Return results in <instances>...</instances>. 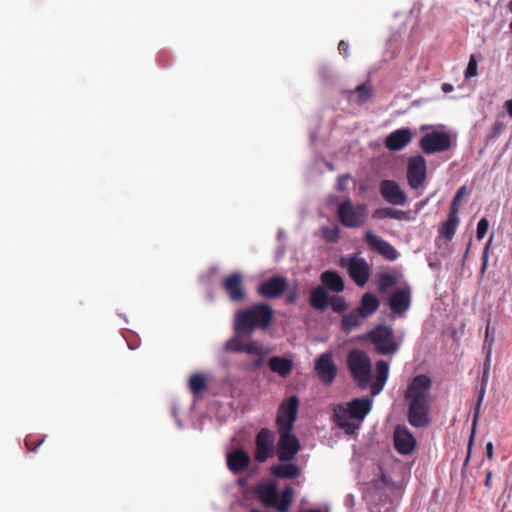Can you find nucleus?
I'll return each instance as SVG.
<instances>
[{
  "mask_svg": "<svg viewBox=\"0 0 512 512\" xmlns=\"http://www.w3.org/2000/svg\"><path fill=\"white\" fill-rule=\"evenodd\" d=\"M347 369L357 386L361 389L371 387V395L376 396L383 390L388 376L389 364L384 360L376 362V377L371 383L372 362L368 354L360 349H353L347 355Z\"/></svg>",
  "mask_w": 512,
  "mask_h": 512,
  "instance_id": "f257e3e1",
  "label": "nucleus"
},
{
  "mask_svg": "<svg viewBox=\"0 0 512 512\" xmlns=\"http://www.w3.org/2000/svg\"><path fill=\"white\" fill-rule=\"evenodd\" d=\"M432 380L425 374H419L409 382L404 394L407 403V420L415 428H423L430 423Z\"/></svg>",
  "mask_w": 512,
  "mask_h": 512,
  "instance_id": "f03ea898",
  "label": "nucleus"
},
{
  "mask_svg": "<svg viewBox=\"0 0 512 512\" xmlns=\"http://www.w3.org/2000/svg\"><path fill=\"white\" fill-rule=\"evenodd\" d=\"M273 318L274 311L269 304L264 302L254 304L234 314V332L238 336H250L257 329H268Z\"/></svg>",
  "mask_w": 512,
  "mask_h": 512,
  "instance_id": "7ed1b4c3",
  "label": "nucleus"
},
{
  "mask_svg": "<svg viewBox=\"0 0 512 512\" xmlns=\"http://www.w3.org/2000/svg\"><path fill=\"white\" fill-rule=\"evenodd\" d=\"M372 400L368 397L356 398L348 402L345 406L338 405L334 409L335 422L338 427L345 430L347 434H353L358 428L353 420L363 421L366 415L371 411Z\"/></svg>",
  "mask_w": 512,
  "mask_h": 512,
  "instance_id": "20e7f679",
  "label": "nucleus"
},
{
  "mask_svg": "<svg viewBox=\"0 0 512 512\" xmlns=\"http://www.w3.org/2000/svg\"><path fill=\"white\" fill-rule=\"evenodd\" d=\"M256 494L266 507L276 508L278 512H288L294 498V490L291 486H286L279 496L275 483L259 485L256 488Z\"/></svg>",
  "mask_w": 512,
  "mask_h": 512,
  "instance_id": "39448f33",
  "label": "nucleus"
},
{
  "mask_svg": "<svg viewBox=\"0 0 512 512\" xmlns=\"http://www.w3.org/2000/svg\"><path fill=\"white\" fill-rule=\"evenodd\" d=\"M368 206L362 203H353L350 199L338 205L337 215L340 223L347 228H358L368 218Z\"/></svg>",
  "mask_w": 512,
  "mask_h": 512,
  "instance_id": "423d86ee",
  "label": "nucleus"
},
{
  "mask_svg": "<svg viewBox=\"0 0 512 512\" xmlns=\"http://www.w3.org/2000/svg\"><path fill=\"white\" fill-rule=\"evenodd\" d=\"M368 339L374 345L375 351L380 355H392L399 350L394 330L387 325H377L368 333Z\"/></svg>",
  "mask_w": 512,
  "mask_h": 512,
  "instance_id": "0eeeda50",
  "label": "nucleus"
},
{
  "mask_svg": "<svg viewBox=\"0 0 512 512\" xmlns=\"http://www.w3.org/2000/svg\"><path fill=\"white\" fill-rule=\"evenodd\" d=\"M298 406L299 399L295 395L280 404L276 417L278 431H292L297 419Z\"/></svg>",
  "mask_w": 512,
  "mask_h": 512,
  "instance_id": "6e6552de",
  "label": "nucleus"
},
{
  "mask_svg": "<svg viewBox=\"0 0 512 512\" xmlns=\"http://www.w3.org/2000/svg\"><path fill=\"white\" fill-rule=\"evenodd\" d=\"M275 436L268 428H262L255 438L254 459L263 463L274 455Z\"/></svg>",
  "mask_w": 512,
  "mask_h": 512,
  "instance_id": "1a4fd4ad",
  "label": "nucleus"
},
{
  "mask_svg": "<svg viewBox=\"0 0 512 512\" xmlns=\"http://www.w3.org/2000/svg\"><path fill=\"white\" fill-rule=\"evenodd\" d=\"M277 457L280 462H291L299 452L301 446L298 438L292 431H278Z\"/></svg>",
  "mask_w": 512,
  "mask_h": 512,
  "instance_id": "9d476101",
  "label": "nucleus"
},
{
  "mask_svg": "<svg viewBox=\"0 0 512 512\" xmlns=\"http://www.w3.org/2000/svg\"><path fill=\"white\" fill-rule=\"evenodd\" d=\"M427 177V163L423 156L411 157L407 167V181L409 186L418 190L425 184Z\"/></svg>",
  "mask_w": 512,
  "mask_h": 512,
  "instance_id": "9b49d317",
  "label": "nucleus"
},
{
  "mask_svg": "<svg viewBox=\"0 0 512 512\" xmlns=\"http://www.w3.org/2000/svg\"><path fill=\"white\" fill-rule=\"evenodd\" d=\"M345 261H347L346 267L349 277L357 286H365L370 277V266L367 261L364 258L357 256L350 257L349 259H342L343 264Z\"/></svg>",
  "mask_w": 512,
  "mask_h": 512,
  "instance_id": "f8f14e48",
  "label": "nucleus"
},
{
  "mask_svg": "<svg viewBox=\"0 0 512 512\" xmlns=\"http://www.w3.org/2000/svg\"><path fill=\"white\" fill-rule=\"evenodd\" d=\"M288 280L284 276H272L261 282L257 287V294L263 298H280L288 289Z\"/></svg>",
  "mask_w": 512,
  "mask_h": 512,
  "instance_id": "ddd939ff",
  "label": "nucleus"
},
{
  "mask_svg": "<svg viewBox=\"0 0 512 512\" xmlns=\"http://www.w3.org/2000/svg\"><path fill=\"white\" fill-rule=\"evenodd\" d=\"M451 139L445 132H431L425 134L421 141L420 147L426 154H433L436 152H443L450 148Z\"/></svg>",
  "mask_w": 512,
  "mask_h": 512,
  "instance_id": "4468645a",
  "label": "nucleus"
},
{
  "mask_svg": "<svg viewBox=\"0 0 512 512\" xmlns=\"http://www.w3.org/2000/svg\"><path fill=\"white\" fill-rule=\"evenodd\" d=\"M337 371L330 352L323 353L316 359L315 372L322 383L331 385L337 376Z\"/></svg>",
  "mask_w": 512,
  "mask_h": 512,
  "instance_id": "2eb2a0df",
  "label": "nucleus"
},
{
  "mask_svg": "<svg viewBox=\"0 0 512 512\" xmlns=\"http://www.w3.org/2000/svg\"><path fill=\"white\" fill-rule=\"evenodd\" d=\"M489 371H490V363H489V359H487L485 362V365H484L483 375H482V379H481V385L478 390V396H477V401H476L475 411H474V416H473V422H472V434H471V437L469 440L467 457L465 459L464 465H466L470 459L471 448H472V444L474 441V435H475V428H476V424H477V421L480 416V408H481V405H482V402H483V399H484V396L486 393V387H487V383H488V379H489Z\"/></svg>",
  "mask_w": 512,
  "mask_h": 512,
  "instance_id": "dca6fc26",
  "label": "nucleus"
},
{
  "mask_svg": "<svg viewBox=\"0 0 512 512\" xmlns=\"http://www.w3.org/2000/svg\"><path fill=\"white\" fill-rule=\"evenodd\" d=\"M222 288L233 302H241L246 296L243 276L239 272L227 275L222 281Z\"/></svg>",
  "mask_w": 512,
  "mask_h": 512,
  "instance_id": "f3484780",
  "label": "nucleus"
},
{
  "mask_svg": "<svg viewBox=\"0 0 512 512\" xmlns=\"http://www.w3.org/2000/svg\"><path fill=\"white\" fill-rule=\"evenodd\" d=\"M394 448L401 455H409L416 448L417 441L406 426H397L393 434Z\"/></svg>",
  "mask_w": 512,
  "mask_h": 512,
  "instance_id": "a211bd4d",
  "label": "nucleus"
},
{
  "mask_svg": "<svg viewBox=\"0 0 512 512\" xmlns=\"http://www.w3.org/2000/svg\"><path fill=\"white\" fill-rule=\"evenodd\" d=\"M364 241L371 250L378 252L387 260L395 261L398 258V252L394 246L373 232L367 231L364 236Z\"/></svg>",
  "mask_w": 512,
  "mask_h": 512,
  "instance_id": "6ab92c4d",
  "label": "nucleus"
},
{
  "mask_svg": "<svg viewBox=\"0 0 512 512\" xmlns=\"http://www.w3.org/2000/svg\"><path fill=\"white\" fill-rule=\"evenodd\" d=\"M388 305L393 314L403 317L411 306L410 288H401L392 293L388 300Z\"/></svg>",
  "mask_w": 512,
  "mask_h": 512,
  "instance_id": "aec40b11",
  "label": "nucleus"
},
{
  "mask_svg": "<svg viewBox=\"0 0 512 512\" xmlns=\"http://www.w3.org/2000/svg\"><path fill=\"white\" fill-rule=\"evenodd\" d=\"M380 194L385 201L392 205H404L407 202L406 194L393 180L381 181Z\"/></svg>",
  "mask_w": 512,
  "mask_h": 512,
  "instance_id": "412c9836",
  "label": "nucleus"
},
{
  "mask_svg": "<svg viewBox=\"0 0 512 512\" xmlns=\"http://www.w3.org/2000/svg\"><path fill=\"white\" fill-rule=\"evenodd\" d=\"M239 337L240 336L235 335L230 338L225 343V350L232 353H247L254 357L265 352L264 348L259 345L258 342L249 341L247 343H243Z\"/></svg>",
  "mask_w": 512,
  "mask_h": 512,
  "instance_id": "4be33fe9",
  "label": "nucleus"
},
{
  "mask_svg": "<svg viewBox=\"0 0 512 512\" xmlns=\"http://www.w3.org/2000/svg\"><path fill=\"white\" fill-rule=\"evenodd\" d=\"M412 136L409 128L397 129L386 137L385 146L390 151H399L411 142Z\"/></svg>",
  "mask_w": 512,
  "mask_h": 512,
  "instance_id": "5701e85b",
  "label": "nucleus"
},
{
  "mask_svg": "<svg viewBox=\"0 0 512 512\" xmlns=\"http://www.w3.org/2000/svg\"><path fill=\"white\" fill-rule=\"evenodd\" d=\"M250 465V457L242 448H237L227 455V466L233 473L245 471Z\"/></svg>",
  "mask_w": 512,
  "mask_h": 512,
  "instance_id": "b1692460",
  "label": "nucleus"
},
{
  "mask_svg": "<svg viewBox=\"0 0 512 512\" xmlns=\"http://www.w3.org/2000/svg\"><path fill=\"white\" fill-rule=\"evenodd\" d=\"M270 473L278 479H295L300 475V468L290 462H280L270 467Z\"/></svg>",
  "mask_w": 512,
  "mask_h": 512,
  "instance_id": "393cba45",
  "label": "nucleus"
},
{
  "mask_svg": "<svg viewBox=\"0 0 512 512\" xmlns=\"http://www.w3.org/2000/svg\"><path fill=\"white\" fill-rule=\"evenodd\" d=\"M268 366L273 373L283 378L289 376L293 370L292 360L281 356L271 357L268 360Z\"/></svg>",
  "mask_w": 512,
  "mask_h": 512,
  "instance_id": "a878e982",
  "label": "nucleus"
},
{
  "mask_svg": "<svg viewBox=\"0 0 512 512\" xmlns=\"http://www.w3.org/2000/svg\"><path fill=\"white\" fill-rule=\"evenodd\" d=\"M379 306V299L374 294L367 292L361 297L360 304L356 309L366 319L373 315Z\"/></svg>",
  "mask_w": 512,
  "mask_h": 512,
  "instance_id": "bb28decb",
  "label": "nucleus"
},
{
  "mask_svg": "<svg viewBox=\"0 0 512 512\" xmlns=\"http://www.w3.org/2000/svg\"><path fill=\"white\" fill-rule=\"evenodd\" d=\"M373 95L372 86L369 83H363L348 91L349 102L357 105L365 104Z\"/></svg>",
  "mask_w": 512,
  "mask_h": 512,
  "instance_id": "cd10ccee",
  "label": "nucleus"
},
{
  "mask_svg": "<svg viewBox=\"0 0 512 512\" xmlns=\"http://www.w3.org/2000/svg\"><path fill=\"white\" fill-rule=\"evenodd\" d=\"M320 278L324 286L333 292L340 293L345 288L342 277L336 271H324Z\"/></svg>",
  "mask_w": 512,
  "mask_h": 512,
  "instance_id": "c85d7f7f",
  "label": "nucleus"
},
{
  "mask_svg": "<svg viewBox=\"0 0 512 512\" xmlns=\"http://www.w3.org/2000/svg\"><path fill=\"white\" fill-rule=\"evenodd\" d=\"M330 297L323 286H318L310 293V305L316 310L323 311L327 308Z\"/></svg>",
  "mask_w": 512,
  "mask_h": 512,
  "instance_id": "c756f323",
  "label": "nucleus"
},
{
  "mask_svg": "<svg viewBox=\"0 0 512 512\" xmlns=\"http://www.w3.org/2000/svg\"><path fill=\"white\" fill-rule=\"evenodd\" d=\"M399 274L395 269H387L378 276L377 287L382 294L386 293L390 288L398 282Z\"/></svg>",
  "mask_w": 512,
  "mask_h": 512,
  "instance_id": "7c9ffc66",
  "label": "nucleus"
},
{
  "mask_svg": "<svg viewBox=\"0 0 512 512\" xmlns=\"http://www.w3.org/2000/svg\"><path fill=\"white\" fill-rule=\"evenodd\" d=\"M459 222L460 218L458 213L449 211L447 220L439 228L440 235L447 241H451L456 233Z\"/></svg>",
  "mask_w": 512,
  "mask_h": 512,
  "instance_id": "2f4dec72",
  "label": "nucleus"
},
{
  "mask_svg": "<svg viewBox=\"0 0 512 512\" xmlns=\"http://www.w3.org/2000/svg\"><path fill=\"white\" fill-rule=\"evenodd\" d=\"M363 319L365 318L357 311V309H354L342 317L341 330L344 333L349 334L361 324Z\"/></svg>",
  "mask_w": 512,
  "mask_h": 512,
  "instance_id": "473e14b6",
  "label": "nucleus"
},
{
  "mask_svg": "<svg viewBox=\"0 0 512 512\" xmlns=\"http://www.w3.org/2000/svg\"><path fill=\"white\" fill-rule=\"evenodd\" d=\"M377 218H392L396 220H408L409 212L397 210L391 207L377 209L374 213Z\"/></svg>",
  "mask_w": 512,
  "mask_h": 512,
  "instance_id": "72a5a7b5",
  "label": "nucleus"
},
{
  "mask_svg": "<svg viewBox=\"0 0 512 512\" xmlns=\"http://www.w3.org/2000/svg\"><path fill=\"white\" fill-rule=\"evenodd\" d=\"M190 391L194 396L200 395L207 388V380L200 373H194L190 376L188 381Z\"/></svg>",
  "mask_w": 512,
  "mask_h": 512,
  "instance_id": "f704fd0d",
  "label": "nucleus"
},
{
  "mask_svg": "<svg viewBox=\"0 0 512 512\" xmlns=\"http://www.w3.org/2000/svg\"><path fill=\"white\" fill-rule=\"evenodd\" d=\"M329 304L334 313H343L347 310L348 305L342 296L333 295L330 297Z\"/></svg>",
  "mask_w": 512,
  "mask_h": 512,
  "instance_id": "c9c22d12",
  "label": "nucleus"
},
{
  "mask_svg": "<svg viewBox=\"0 0 512 512\" xmlns=\"http://www.w3.org/2000/svg\"><path fill=\"white\" fill-rule=\"evenodd\" d=\"M467 194V188L465 185L461 186L456 194L454 195L452 202L450 204L449 211L454 213H459V205L463 197Z\"/></svg>",
  "mask_w": 512,
  "mask_h": 512,
  "instance_id": "e433bc0d",
  "label": "nucleus"
},
{
  "mask_svg": "<svg viewBox=\"0 0 512 512\" xmlns=\"http://www.w3.org/2000/svg\"><path fill=\"white\" fill-rule=\"evenodd\" d=\"M340 230L338 227L323 228V238L329 243H335L339 239Z\"/></svg>",
  "mask_w": 512,
  "mask_h": 512,
  "instance_id": "4c0bfd02",
  "label": "nucleus"
},
{
  "mask_svg": "<svg viewBox=\"0 0 512 512\" xmlns=\"http://www.w3.org/2000/svg\"><path fill=\"white\" fill-rule=\"evenodd\" d=\"M45 438L44 437H37L33 435H28L25 438V446L30 451H35L43 442Z\"/></svg>",
  "mask_w": 512,
  "mask_h": 512,
  "instance_id": "58836bf2",
  "label": "nucleus"
},
{
  "mask_svg": "<svg viewBox=\"0 0 512 512\" xmlns=\"http://www.w3.org/2000/svg\"><path fill=\"white\" fill-rule=\"evenodd\" d=\"M489 229V221L487 218H482L477 224L476 237L478 240H482Z\"/></svg>",
  "mask_w": 512,
  "mask_h": 512,
  "instance_id": "ea45409f",
  "label": "nucleus"
},
{
  "mask_svg": "<svg viewBox=\"0 0 512 512\" xmlns=\"http://www.w3.org/2000/svg\"><path fill=\"white\" fill-rule=\"evenodd\" d=\"M477 75V61L474 55L470 56L467 68L465 70V78L469 79Z\"/></svg>",
  "mask_w": 512,
  "mask_h": 512,
  "instance_id": "a19ab883",
  "label": "nucleus"
},
{
  "mask_svg": "<svg viewBox=\"0 0 512 512\" xmlns=\"http://www.w3.org/2000/svg\"><path fill=\"white\" fill-rule=\"evenodd\" d=\"M265 355L266 352H263L262 354L255 356L253 361L249 364V368L253 371L258 370L263 364Z\"/></svg>",
  "mask_w": 512,
  "mask_h": 512,
  "instance_id": "79ce46f5",
  "label": "nucleus"
},
{
  "mask_svg": "<svg viewBox=\"0 0 512 512\" xmlns=\"http://www.w3.org/2000/svg\"><path fill=\"white\" fill-rule=\"evenodd\" d=\"M350 179L349 175H340L337 179V189L339 191H345L347 188V183Z\"/></svg>",
  "mask_w": 512,
  "mask_h": 512,
  "instance_id": "37998d69",
  "label": "nucleus"
},
{
  "mask_svg": "<svg viewBox=\"0 0 512 512\" xmlns=\"http://www.w3.org/2000/svg\"><path fill=\"white\" fill-rule=\"evenodd\" d=\"M504 129L505 125L502 121H495L492 127V137H498L503 132Z\"/></svg>",
  "mask_w": 512,
  "mask_h": 512,
  "instance_id": "c03bdc74",
  "label": "nucleus"
},
{
  "mask_svg": "<svg viewBox=\"0 0 512 512\" xmlns=\"http://www.w3.org/2000/svg\"><path fill=\"white\" fill-rule=\"evenodd\" d=\"M338 50H339V53L344 55V56H348L349 55V44L348 42L344 41V40H341L338 44Z\"/></svg>",
  "mask_w": 512,
  "mask_h": 512,
  "instance_id": "a18cd8bd",
  "label": "nucleus"
},
{
  "mask_svg": "<svg viewBox=\"0 0 512 512\" xmlns=\"http://www.w3.org/2000/svg\"><path fill=\"white\" fill-rule=\"evenodd\" d=\"M491 241H492V237L489 239V241H488V243H487V245H486V247L484 249L482 271L485 270L486 265H487V260H488L487 252H488V248H489V245H490Z\"/></svg>",
  "mask_w": 512,
  "mask_h": 512,
  "instance_id": "49530a36",
  "label": "nucleus"
},
{
  "mask_svg": "<svg viewBox=\"0 0 512 512\" xmlns=\"http://www.w3.org/2000/svg\"><path fill=\"white\" fill-rule=\"evenodd\" d=\"M493 443L490 441L486 444V457L491 460L493 459V454H494V450H493Z\"/></svg>",
  "mask_w": 512,
  "mask_h": 512,
  "instance_id": "de8ad7c7",
  "label": "nucleus"
},
{
  "mask_svg": "<svg viewBox=\"0 0 512 512\" xmlns=\"http://www.w3.org/2000/svg\"><path fill=\"white\" fill-rule=\"evenodd\" d=\"M297 299V293H296V290H293L291 292L288 293V295L286 296V303L287 304H293Z\"/></svg>",
  "mask_w": 512,
  "mask_h": 512,
  "instance_id": "09e8293b",
  "label": "nucleus"
},
{
  "mask_svg": "<svg viewBox=\"0 0 512 512\" xmlns=\"http://www.w3.org/2000/svg\"><path fill=\"white\" fill-rule=\"evenodd\" d=\"M508 115L512 118V99L507 100L504 104Z\"/></svg>",
  "mask_w": 512,
  "mask_h": 512,
  "instance_id": "8fccbe9b",
  "label": "nucleus"
},
{
  "mask_svg": "<svg viewBox=\"0 0 512 512\" xmlns=\"http://www.w3.org/2000/svg\"><path fill=\"white\" fill-rule=\"evenodd\" d=\"M491 479H492V472L491 471H488L486 473V478H485V486L487 488H490L491 487Z\"/></svg>",
  "mask_w": 512,
  "mask_h": 512,
  "instance_id": "3c124183",
  "label": "nucleus"
},
{
  "mask_svg": "<svg viewBox=\"0 0 512 512\" xmlns=\"http://www.w3.org/2000/svg\"><path fill=\"white\" fill-rule=\"evenodd\" d=\"M442 90L447 93V92H451L453 90V86L451 84H448V83H444L443 86H442Z\"/></svg>",
  "mask_w": 512,
  "mask_h": 512,
  "instance_id": "603ef678",
  "label": "nucleus"
},
{
  "mask_svg": "<svg viewBox=\"0 0 512 512\" xmlns=\"http://www.w3.org/2000/svg\"><path fill=\"white\" fill-rule=\"evenodd\" d=\"M508 9L512 13V0L508 4Z\"/></svg>",
  "mask_w": 512,
  "mask_h": 512,
  "instance_id": "864d4df0",
  "label": "nucleus"
},
{
  "mask_svg": "<svg viewBox=\"0 0 512 512\" xmlns=\"http://www.w3.org/2000/svg\"><path fill=\"white\" fill-rule=\"evenodd\" d=\"M509 29H510V32L512 33V20H511V23L509 25Z\"/></svg>",
  "mask_w": 512,
  "mask_h": 512,
  "instance_id": "5fc2aeb1",
  "label": "nucleus"
}]
</instances>
